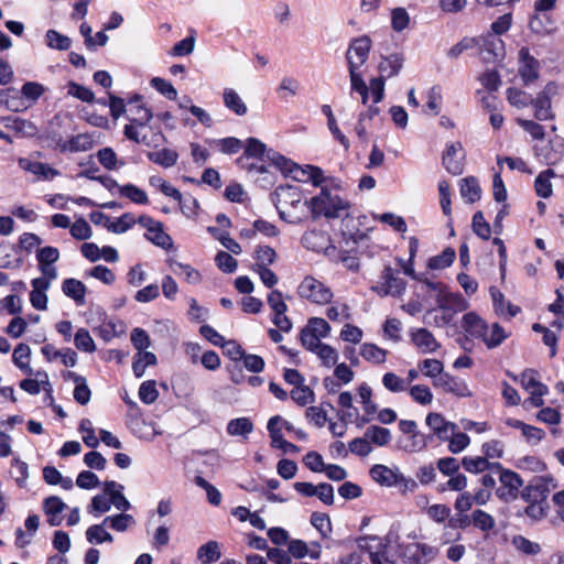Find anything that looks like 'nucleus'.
<instances>
[{"label": "nucleus", "mask_w": 564, "mask_h": 564, "mask_svg": "<svg viewBox=\"0 0 564 564\" xmlns=\"http://www.w3.org/2000/svg\"><path fill=\"white\" fill-rule=\"evenodd\" d=\"M274 204L280 217L297 224L308 216L310 200H303L302 191L295 185H281L274 192Z\"/></svg>", "instance_id": "nucleus-1"}, {"label": "nucleus", "mask_w": 564, "mask_h": 564, "mask_svg": "<svg viewBox=\"0 0 564 564\" xmlns=\"http://www.w3.org/2000/svg\"><path fill=\"white\" fill-rule=\"evenodd\" d=\"M438 307L426 312L425 323L434 327H446L453 322L456 313L468 307L467 301L459 294L448 293L437 299Z\"/></svg>", "instance_id": "nucleus-2"}, {"label": "nucleus", "mask_w": 564, "mask_h": 564, "mask_svg": "<svg viewBox=\"0 0 564 564\" xmlns=\"http://www.w3.org/2000/svg\"><path fill=\"white\" fill-rule=\"evenodd\" d=\"M349 204L339 197L337 194H333L329 189L322 187L321 193L310 199L308 214H312L313 218L324 216L326 218H337L341 212L347 210Z\"/></svg>", "instance_id": "nucleus-3"}, {"label": "nucleus", "mask_w": 564, "mask_h": 564, "mask_svg": "<svg viewBox=\"0 0 564 564\" xmlns=\"http://www.w3.org/2000/svg\"><path fill=\"white\" fill-rule=\"evenodd\" d=\"M297 294L301 299L311 303L325 305L334 296L332 290L314 276H305L297 286Z\"/></svg>", "instance_id": "nucleus-4"}, {"label": "nucleus", "mask_w": 564, "mask_h": 564, "mask_svg": "<svg viewBox=\"0 0 564 564\" xmlns=\"http://www.w3.org/2000/svg\"><path fill=\"white\" fill-rule=\"evenodd\" d=\"M494 468L498 473L500 481V487L497 488L496 495L505 501L514 500L523 485V480L519 474L503 468L500 463H495Z\"/></svg>", "instance_id": "nucleus-5"}, {"label": "nucleus", "mask_w": 564, "mask_h": 564, "mask_svg": "<svg viewBox=\"0 0 564 564\" xmlns=\"http://www.w3.org/2000/svg\"><path fill=\"white\" fill-rule=\"evenodd\" d=\"M558 87L556 83L549 82L544 88L536 95L530 105L534 107V116L538 120L544 121L554 118L551 108V99L557 94Z\"/></svg>", "instance_id": "nucleus-6"}, {"label": "nucleus", "mask_w": 564, "mask_h": 564, "mask_svg": "<svg viewBox=\"0 0 564 564\" xmlns=\"http://www.w3.org/2000/svg\"><path fill=\"white\" fill-rule=\"evenodd\" d=\"M438 554V549L426 543H409L402 550L403 557L412 564H429Z\"/></svg>", "instance_id": "nucleus-7"}, {"label": "nucleus", "mask_w": 564, "mask_h": 564, "mask_svg": "<svg viewBox=\"0 0 564 564\" xmlns=\"http://www.w3.org/2000/svg\"><path fill=\"white\" fill-rule=\"evenodd\" d=\"M357 546L360 553L364 551L369 554L371 564H386L387 545L381 538L377 535H365L357 540Z\"/></svg>", "instance_id": "nucleus-8"}, {"label": "nucleus", "mask_w": 564, "mask_h": 564, "mask_svg": "<svg viewBox=\"0 0 564 564\" xmlns=\"http://www.w3.org/2000/svg\"><path fill=\"white\" fill-rule=\"evenodd\" d=\"M371 47V40L369 36H360L355 39L346 53L348 68L361 67L368 58V54Z\"/></svg>", "instance_id": "nucleus-9"}, {"label": "nucleus", "mask_w": 564, "mask_h": 564, "mask_svg": "<svg viewBox=\"0 0 564 564\" xmlns=\"http://www.w3.org/2000/svg\"><path fill=\"white\" fill-rule=\"evenodd\" d=\"M519 75L524 85L535 82L540 75V62L530 54L528 47L519 51Z\"/></svg>", "instance_id": "nucleus-10"}, {"label": "nucleus", "mask_w": 564, "mask_h": 564, "mask_svg": "<svg viewBox=\"0 0 564 564\" xmlns=\"http://www.w3.org/2000/svg\"><path fill=\"white\" fill-rule=\"evenodd\" d=\"M425 423L431 430V437L436 436L440 441L446 442L451 435L457 430V425L445 420V417L436 412L429 413Z\"/></svg>", "instance_id": "nucleus-11"}, {"label": "nucleus", "mask_w": 564, "mask_h": 564, "mask_svg": "<svg viewBox=\"0 0 564 564\" xmlns=\"http://www.w3.org/2000/svg\"><path fill=\"white\" fill-rule=\"evenodd\" d=\"M371 478L380 484L381 486L391 487L401 481H406L411 484V488H415L416 484L414 480H406L398 470L389 468L384 465H375L370 469Z\"/></svg>", "instance_id": "nucleus-12"}, {"label": "nucleus", "mask_w": 564, "mask_h": 564, "mask_svg": "<svg viewBox=\"0 0 564 564\" xmlns=\"http://www.w3.org/2000/svg\"><path fill=\"white\" fill-rule=\"evenodd\" d=\"M464 153L463 145L460 142H453L447 144L446 150L443 154V165L453 175H459L463 173Z\"/></svg>", "instance_id": "nucleus-13"}, {"label": "nucleus", "mask_w": 564, "mask_h": 564, "mask_svg": "<svg viewBox=\"0 0 564 564\" xmlns=\"http://www.w3.org/2000/svg\"><path fill=\"white\" fill-rule=\"evenodd\" d=\"M480 53L484 54V58L488 62L496 61L503 56L505 53V44L501 39L498 36L488 33L479 39H477Z\"/></svg>", "instance_id": "nucleus-14"}, {"label": "nucleus", "mask_w": 564, "mask_h": 564, "mask_svg": "<svg viewBox=\"0 0 564 564\" xmlns=\"http://www.w3.org/2000/svg\"><path fill=\"white\" fill-rule=\"evenodd\" d=\"M56 147L61 152H85L94 147V138L89 133H79L68 140L59 137L56 140Z\"/></svg>", "instance_id": "nucleus-15"}, {"label": "nucleus", "mask_w": 564, "mask_h": 564, "mask_svg": "<svg viewBox=\"0 0 564 564\" xmlns=\"http://www.w3.org/2000/svg\"><path fill=\"white\" fill-rule=\"evenodd\" d=\"M410 337L421 354H433L441 347L434 335L423 327L412 329Z\"/></svg>", "instance_id": "nucleus-16"}, {"label": "nucleus", "mask_w": 564, "mask_h": 564, "mask_svg": "<svg viewBox=\"0 0 564 564\" xmlns=\"http://www.w3.org/2000/svg\"><path fill=\"white\" fill-rule=\"evenodd\" d=\"M382 279L384 280V285L375 288L381 296H399L405 290L403 279L399 278L390 267L384 268Z\"/></svg>", "instance_id": "nucleus-17"}, {"label": "nucleus", "mask_w": 564, "mask_h": 564, "mask_svg": "<svg viewBox=\"0 0 564 564\" xmlns=\"http://www.w3.org/2000/svg\"><path fill=\"white\" fill-rule=\"evenodd\" d=\"M127 112L128 119L141 128H144L152 119L151 110L142 104L141 96L139 95L134 96L128 102Z\"/></svg>", "instance_id": "nucleus-18"}, {"label": "nucleus", "mask_w": 564, "mask_h": 564, "mask_svg": "<svg viewBox=\"0 0 564 564\" xmlns=\"http://www.w3.org/2000/svg\"><path fill=\"white\" fill-rule=\"evenodd\" d=\"M434 387L441 388L443 391L453 393L457 397L471 395V392L465 381L454 378L447 372H443V375L435 379Z\"/></svg>", "instance_id": "nucleus-19"}, {"label": "nucleus", "mask_w": 564, "mask_h": 564, "mask_svg": "<svg viewBox=\"0 0 564 564\" xmlns=\"http://www.w3.org/2000/svg\"><path fill=\"white\" fill-rule=\"evenodd\" d=\"M124 487L115 480H106L104 482V492L108 496L110 506L121 511H127L131 508V503L123 495Z\"/></svg>", "instance_id": "nucleus-20"}, {"label": "nucleus", "mask_w": 564, "mask_h": 564, "mask_svg": "<svg viewBox=\"0 0 564 564\" xmlns=\"http://www.w3.org/2000/svg\"><path fill=\"white\" fill-rule=\"evenodd\" d=\"M429 440L431 436L419 431L410 435H401L397 441V446L406 453H419L426 448Z\"/></svg>", "instance_id": "nucleus-21"}, {"label": "nucleus", "mask_w": 564, "mask_h": 564, "mask_svg": "<svg viewBox=\"0 0 564 564\" xmlns=\"http://www.w3.org/2000/svg\"><path fill=\"white\" fill-rule=\"evenodd\" d=\"M43 509L47 516V522L51 527H58L62 523V512L66 509V505L59 497H47L43 502Z\"/></svg>", "instance_id": "nucleus-22"}, {"label": "nucleus", "mask_w": 564, "mask_h": 564, "mask_svg": "<svg viewBox=\"0 0 564 564\" xmlns=\"http://www.w3.org/2000/svg\"><path fill=\"white\" fill-rule=\"evenodd\" d=\"M487 326V323L475 312L466 313L463 316L462 327L469 336L474 338L481 339Z\"/></svg>", "instance_id": "nucleus-23"}, {"label": "nucleus", "mask_w": 564, "mask_h": 564, "mask_svg": "<svg viewBox=\"0 0 564 564\" xmlns=\"http://www.w3.org/2000/svg\"><path fill=\"white\" fill-rule=\"evenodd\" d=\"M490 295L494 303V310L499 316L514 317L520 308L505 301V295L496 288H490Z\"/></svg>", "instance_id": "nucleus-24"}, {"label": "nucleus", "mask_w": 564, "mask_h": 564, "mask_svg": "<svg viewBox=\"0 0 564 564\" xmlns=\"http://www.w3.org/2000/svg\"><path fill=\"white\" fill-rule=\"evenodd\" d=\"M169 267L172 272L184 279L189 284H198L202 281V274L191 264L182 263L176 260H170Z\"/></svg>", "instance_id": "nucleus-25"}, {"label": "nucleus", "mask_w": 564, "mask_h": 564, "mask_svg": "<svg viewBox=\"0 0 564 564\" xmlns=\"http://www.w3.org/2000/svg\"><path fill=\"white\" fill-rule=\"evenodd\" d=\"M268 159L285 175L293 177L294 174L301 173L304 175L306 173V170H302L301 166L273 150L268 152Z\"/></svg>", "instance_id": "nucleus-26"}, {"label": "nucleus", "mask_w": 564, "mask_h": 564, "mask_svg": "<svg viewBox=\"0 0 564 564\" xmlns=\"http://www.w3.org/2000/svg\"><path fill=\"white\" fill-rule=\"evenodd\" d=\"M64 294L75 301L77 305H84L86 302V286L76 279H66L62 284Z\"/></svg>", "instance_id": "nucleus-27"}, {"label": "nucleus", "mask_w": 564, "mask_h": 564, "mask_svg": "<svg viewBox=\"0 0 564 564\" xmlns=\"http://www.w3.org/2000/svg\"><path fill=\"white\" fill-rule=\"evenodd\" d=\"M556 1L557 0H536L534 2V10L536 14H534L529 21V26L533 32L542 33L546 31V28L543 25L539 13L551 11L555 7Z\"/></svg>", "instance_id": "nucleus-28"}, {"label": "nucleus", "mask_w": 564, "mask_h": 564, "mask_svg": "<svg viewBox=\"0 0 564 564\" xmlns=\"http://www.w3.org/2000/svg\"><path fill=\"white\" fill-rule=\"evenodd\" d=\"M403 62L404 58L399 53L383 57L379 63L380 76H383V78L397 76L403 66Z\"/></svg>", "instance_id": "nucleus-29"}, {"label": "nucleus", "mask_w": 564, "mask_h": 564, "mask_svg": "<svg viewBox=\"0 0 564 564\" xmlns=\"http://www.w3.org/2000/svg\"><path fill=\"white\" fill-rule=\"evenodd\" d=\"M31 348L26 344H19L12 354L13 364L28 376H33L30 366Z\"/></svg>", "instance_id": "nucleus-30"}, {"label": "nucleus", "mask_w": 564, "mask_h": 564, "mask_svg": "<svg viewBox=\"0 0 564 564\" xmlns=\"http://www.w3.org/2000/svg\"><path fill=\"white\" fill-rule=\"evenodd\" d=\"M556 174L552 169L542 171L534 181V188L536 194L542 198H549L553 194V186L551 178Z\"/></svg>", "instance_id": "nucleus-31"}, {"label": "nucleus", "mask_w": 564, "mask_h": 564, "mask_svg": "<svg viewBox=\"0 0 564 564\" xmlns=\"http://www.w3.org/2000/svg\"><path fill=\"white\" fill-rule=\"evenodd\" d=\"M224 105L237 116H245L247 113V106L232 88H225L223 94Z\"/></svg>", "instance_id": "nucleus-32"}, {"label": "nucleus", "mask_w": 564, "mask_h": 564, "mask_svg": "<svg viewBox=\"0 0 564 564\" xmlns=\"http://www.w3.org/2000/svg\"><path fill=\"white\" fill-rule=\"evenodd\" d=\"M507 337L506 330L498 323H494L490 327L487 326L481 340L489 349H492L501 345Z\"/></svg>", "instance_id": "nucleus-33"}, {"label": "nucleus", "mask_w": 564, "mask_h": 564, "mask_svg": "<svg viewBox=\"0 0 564 564\" xmlns=\"http://www.w3.org/2000/svg\"><path fill=\"white\" fill-rule=\"evenodd\" d=\"M460 195L468 203H475L480 199L481 188L477 178L469 176L462 180Z\"/></svg>", "instance_id": "nucleus-34"}, {"label": "nucleus", "mask_w": 564, "mask_h": 564, "mask_svg": "<svg viewBox=\"0 0 564 564\" xmlns=\"http://www.w3.org/2000/svg\"><path fill=\"white\" fill-rule=\"evenodd\" d=\"M365 434L368 437L370 444H375L376 446L380 447L388 445L392 440L390 430L379 425H370L366 430Z\"/></svg>", "instance_id": "nucleus-35"}, {"label": "nucleus", "mask_w": 564, "mask_h": 564, "mask_svg": "<svg viewBox=\"0 0 564 564\" xmlns=\"http://www.w3.org/2000/svg\"><path fill=\"white\" fill-rule=\"evenodd\" d=\"M148 159L155 164L169 169L176 164L178 154L171 149H161L159 151L149 152Z\"/></svg>", "instance_id": "nucleus-36"}, {"label": "nucleus", "mask_w": 564, "mask_h": 564, "mask_svg": "<svg viewBox=\"0 0 564 564\" xmlns=\"http://www.w3.org/2000/svg\"><path fill=\"white\" fill-rule=\"evenodd\" d=\"M388 351L371 343H365L360 347L361 357L372 364L380 365L386 361Z\"/></svg>", "instance_id": "nucleus-37"}, {"label": "nucleus", "mask_w": 564, "mask_h": 564, "mask_svg": "<svg viewBox=\"0 0 564 564\" xmlns=\"http://www.w3.org/2000/svg\"><path fill=\"white\" fill-rule=\"evenodd\" d=\"M45 43L50 48L67 51L72 45V40L56 30H47L45 33Z\"/></svg>", "instance_id": "nucleus-38"}, {"label": "nucleus", "mask_w": 564, "mask_h": 564, "mask_svg": "<svg viewBox=\"0 0 564 564\" xmlns=\"http://www.w3.org/2000/svg\"><path fill=\"white\" fill-rule=\"evenodd\" d=\"M134 523V518L131 514L124 513V511L122 513L106 517L104 519V524H108L109 528L117 532H124Z\"/></svg>", "instance_id": "nucleus-39"}, {"label": "nucleus", "mask_w": 564, "mask_h": 564, "mask_svg": "<svg viewBox=\"0 0 564 564\" xmlns=\"http://www.w3.org/2000/svg\"><path fill=\"white\" fill-rule=\"evenodd\" d=\"M253 431V423L248 417L230 420L227 424V433L231 436H245Z\"/></svg>", "instance_id": "nucleus-40"}, {"label": "nucleus", "mask_w": 564, "mask_h": 564, "mask_svg": "<svg viewBox=\"0 0 564 564\" xmlns=\"http://www.w3.org/2000/svg\"><path fill=\"white\" fill-rule=\"evenodd\" d=\"M322 112L327 117V126L334 138L340 142V144L347 150L349 148V141L346 135L339 130L333 110L329 105L322 107Z\"/></svg>", "instance_id": "nucleus-41"}, {"label": "nucleus", "mask_w": 564, "mask_h": 564, "mask_svg": "<svg viewBox=\"0 0 564 564\" xmlns=\"http://www.w3.org/2000/svg\"><path fill=\"white\" fill-rule=\"evenodd\" d=\"M495 463H489L485 456L469 457L466 456L462 459L463 467L474 474L482 473L487 469H495Z\"/></svg>", "instance_id": "nucleus-42"}, {"label": "nucleus", "mask_w": 564, "mask_h": 564, "mask_svg": "<svg viewBox=\"0 0 564 564\" xmlns=\"http://www.w3.org/2000/svg\"><path fill=\"white\" fill-rule=\"evenodd\" d=\"M219 545L216 541H209L197 550V557L204 564H210L220 558Z\"/></svg>", "instance_id": "nucleus-43"}, {"label": "nucleus", "mask_w": 564, "mask_h": 564, "mask_svg": "<svg viewBox=\"0 0 564 564\" xmlns=\"http://www.w3.org/2000/svg\"><path fill=\"white\" fill-rule=\"evenodd\" d=\"M119 194L134 204L145 205L149 203L147 193L133 184L119 186Z\"/></svg>", "instance_id": "nucleus-44"}, {"label": "nucleus", "mask_w": 564, "mask_h": 564, "mask_svg": "<svg viewBox=\"0 0 564 564\" xmlns=\"http://www.w3.org/2000/svg\"><path fill=\"white\" fill-rule=\"evenodd\" d=\"M563 154L564 144L562 141L550 142V145L546 147L541 153L543 162L547 165H554L560 162Z\"/></svg>", "instance_id": "nucleus-45"}, {"label": "nucleus", "mask_w": 564, "mask_h": 564, "mask_svg": "<svg viewBox=\"0 0 564 564\" xmlns=\"http://www.w3.org/2000/svg\"><path fill=\"white\" fill-rule=\"evenodd\" d=\"M383 387L393 393L406 391L409 389V382L395 375L394 372H387L382 377Z\"/></svg>", "instance_id": "nucleus-46"}, {"label": "nucleus", "mask_w": 564, "mask_h": 564, "mask_svg": "<svg viewBox=\"0 0 564 564\" xmlns=\"http://www.w3.org/2000/svg\"><path fill=\"white\" fill-rule=\"evenodd\" d=\"M104 522L101 524H94L89 527L86 531V538L89 543H104V542H112V535L105 530Z\"/></svg>", "instance_id": "nucleus-47"}, {"label": "nucleus", "mask_w": 564, "mask_h": 564, "mask_svg": "<svg viewBox=\"0 0 564 564\" xmlns=\"http://www.w3.org/2000/svg\"><path fill=\"white\" fill-rule=\"evenodd\" d=\"M456 252L452 248H446L442 253L432 257L429 260V267L433 270H442L448 268L455 260Z\"/></svg>", "instance_id": "nucleus-48"}, {"label": "nucleus", "mask_w": 564, "mask_h": 564, "mask_svg": "<svg viewBox=\"0 0 564 564\" xmlns=\"http://www.w3.org/2000/svg\"><path fill=\"white\" fill-rule=\"evenodd\" d=\"M268 152L267 145L263 142L256 138H249L247 139L245 152L241 156L261 160L265 154L268 155Z\"/></svg>", "instance_id": "nucleus-49"}, {"label": "nucleus", "mask_w": 564, "mask_h": 564, "mask_svg": "<svg viewBox=\"0 0 564 564\" xmlns=\"http://www.w3.org/2000/svg\"><path fill=\"white\" fill-rule=\"evenodd\" d=\"M419 369L424 376L433 380V384L435 383V379L444 372L443 362L437 359H424L419 364Z\"/></svg>", "instance_id": "nucleus-50"}, {"label": "nucleus", "mask_w": 564, "mask_h": 564, "mask_svg": "<svg viewBox=\"0 0 564 564\" xmlns=\"http://www.w3.org/2000/svg\"><path fill=\"white\" fill-rule=\"evenodd\" d=\"M471 520L474 527L484 532L492 530L496 525L494 517L480 509L473 511Z\"/></svg>", "instance_id": "nucleus-51"}, {"label": "nucleus", "mask_w": 564, "mask_h": 564, "mask_svg": "<svg viewBox=\"0 0 564 564\" xmlns=\"http://www.w3.org/2000/svg\"><path fill=\"white\" fill-rule=\"evenodd\" d=\"M145 238L164 249L172 247L173 243L172 238L166 232H164L161 223L156 225L152 230L148 231L145 234Z\"/></svg>", "instance_id": "nucleus-52"}, {"label": "nucleus", "mask_w": 564, "mask_h": 564, "mask_svg": "<svg viewBox=\"0 0 564 564\" xmlns=\"http://www.w3.org/2000/svg\"><path fill=\"white\" fill-rule=\"evenodd\" d=\"M290 395L291 399L300 406L313 403L315 400V394L313 390L310 387L305 386L304 383L302 386L293 388Z\"/></svg>", "instance_id": "nucleus-53"}, {"label": "nucleus", "mask_w": 564, "mask_h": 564, "mask_svg": "<svg viewBox=\"0 0 564 564\" xmlns=\"http://www.w3.org/2000/svg\"><path fill=\"white\" fill-rule=\"evenodd\" d=\"M358 395L367 415H373L378 411L377 404L372 401V390L367 383H362L358 388Z\"/></svg>", "instance_id": "nucleus-54"}, {"label": "nucleus", "mask_w": 564, "mask_h": 564, "mask_svg": "<svg viewBox=\"0 0 564 564\" xmlns=\"http://www.w3.org/2000/svg\"><path fill=\"white\" fill-rule=\"evenodd\" d=\"M451 513V508L444 503H434L426 509L427 517L436 523H444L446 520L448 521Z\"/></svg>", "instance_id": "nucleus-55"}, {"label": "nucleus", "mask_w": 564, "mask_h": 564, "mask_svg": "<svg viewBox=\"0 0 564 564\" xmlns=\"http://www.w3.org/2000/svg\"><path fill=\"white\" fill-rule=\"evenodd\" d=\"M26 170L45 180H53L59 175V171L43 162H31L28 164Z\"/></svg>", "instance_id": "nucleus-56"}, {"label": "nucleus", "mask_w": 564, "mask_h": 564, "mask_svg": "<svg viewBox=\"0 0 564 564\" xmlns=\"http://www.w3.org/2000/svg\"><path fill=\"white\" fill-rule=\"evenodd\" d=\"M74 344L77 349L85 352H93L96 349L95 341L89 332L85 328H79L74 337Z\"/></svg>", "instance_id": "nucleus-57"}, {"label": "nucleus", "mask_w": 564, "mask_h": 564, "mask_svg": "<svg viewBox=\"0 0 564 564\" xmlns=\"http://www.w3.org/2000/svg\"><path fill=\"white\" fill-rule=\"evenodd\" d=\"M507 99L510 105L517 108H524L532 102L531 95L513 87L507 89Z\"/></svg>", "instance_id": "nucleus-58"}, {"label": "nucleus", "mask_w": 564, "mask_h": 564, "mask_svg": "<svg viewBox=\"0 0 564 564\" xmlns=\"http://www.w3.org/2000/svg\"><path fill=\"white\" fill-rule=\"evenodd\" d=\"M159 391L154 380H148L141 383L139 388V398L145 404H152L156 401Z\"/></svg>", "instance_id": "nucleus-59"}, {"label": "nucleus", "mask_w": 564, "mask_h": 564, "mask_svg": "<svg viewBox=\"0 0 564 564\" xmlns=\"http://www.w3.org/2000/svg\"><path fill=\"white\" fill-rule=\"evenodd\" d=\"M411 398L421 405H427L433 401V393L424 384H415L409 390Z\"/></svg>", "instance_id": "nucleus-60"}, {"label": "nucleus", "mask_w": 564, "mask_h": 564, "mask_svg": "<svg viewBox=\"0 0 564 564\" xmlns=\"http://www.w3.org/2000/svg\"><path fill=\"white\" fill-rule=\"evenodd\" d=\"M473 230L481 239L488 240L491 236L490 225L485 220L482 212H477L473 216Z\"/></svg>", "instance_id": "nucleus-61"}, {"label": "nucleus", "mask_w": 564, "mask_h": 564, "mask_svg": "<svg viewBox=\"0 0 564 564\" xmlns=\"http://www.w3.org/2000/svg\"><path fill=\"white\" fill-rule=\"evenodd\" d=\"M213 144H215L218 150L225 154L238 153L242 148V142L235 137L214 140Z\"/></svg>", "instance_id": "nucleus-62"}, {"label": "nucleus", "mask_w": 564, "mask_h": 564, "mask_svg": "<svg viewBox=\"0 0 564 564\" xmlns=\"http://www.w3.org/2000/svg\"><path fill=\"white\" fill-rule=\"evenodd\" d=\"M69 231L73 238L77 240H87L93 235L89 224L82 217L70 225Z\"/></svg>", "instance_id": "nucleus-63"}, {"label": "nucleus", "mask_w": 564, "mask_h": 564, "mask_svg": "<svg viewBox=\"0 0 564 564\" xmlns=\"http://www.w3.org/2000/svg\"><path fill=\"white\" fill-rule=\"evenodd\" d=\"M314 352L318 356L325 367L330 368L337 362L338 354L336 349L327 344H322Z\"/></svg>", "instance_id": "nucleus-64"}]
</instances>
